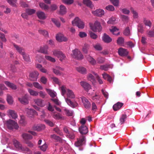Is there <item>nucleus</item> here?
<instances>
[{
    "instance_id": "nucleus-33",
    "label": "nucleus",
    "mask_w": 154,
    "mask_h": 154,
    "mask_svg": "<svg viewBox=\"0 0 154 154\" xmlns=\"http://www.w3.org/2000/svg\"><path fill=\"white\" fill-rule=\"evenodd\" d=\"M127 118V116L125 113L122 114L120 118L119 121L121 125L124 123Z\"/></svg>"
},
{
    "instance_id": "nucleus-9",
    "label": "nucleus",
    "mask_w": 154,
    "mask_h": 154,
    "mask_svg": "<svg viewBox=\"0 0 154 154\" xmlns=\"http://www.w3.org/2000/svg\"><path fill=\"white\" fill-rule=\"evenodd\" d=\"M82 102L86 109H89L91 106V103L85 97H81Z\"/></svg>"
},
{
    "instance_id": "nucleus-1",
    "label": "nucleus",
    "mask_w": 154,
    "mask_h": 154,
    "mask_svg": "<svg viewBox=\"0 0 154 154\" xmlns=\"http://www.w3.org/2000/svg\"><path fill=\"white\" fill-rule=\"evenodd\" d=\"M61 94L64 97L66 102L71 107L74 108L77 106L78 104L76 102H72L70 99H74L75 95L73 92L71 90L67 88L66 87L63 85L60 88Z\"/></svg>"
},
{
    "instance_id": "nucleus-8",
    "label": "nucleus",
    "mask_w": 154,
    "mask_h": 154,
    "mask_svg": "<svg viewBox=\"0 0 154 154\" xmlns=\"http://www.w3.org/2000/svg\"><path fill=\"white\" fill-rule=\"evenodd\" d=\"M85 137L84 136L80 137L77 139V141L75 143L76 146L79 147L82 146L85 144Z\"/></svg>"
},
{
    "instance_id": "nucleus-2",
    "label": "nucleus",
    "mask_w": 154,
    "mask_h": 154,
    "mask_svg": "<svg viewBox=\"0 0 154 154\" xmlns=\"http://www.w3.org/2000/svg\"><path fill=\"white\" fill-rule=\"evenodd\" d=\"M4 122L9 129L12 130L13 129H18L19 128L17 123L11 119L6 121Z\"/></svg>"
},
{
    "instance_id": "nucleus-19",
    "label": "nucleus",
    "mask_w": 154,
    "mask_h": 154,
    "mask_svg": "<svg viewBox=\"0 0 154 154\" xmlns=\"http://www.w3.org/2000/svg\"><path fill=\"white\" fill-rule=\"evenodd\" d=\"M79 132L82 134H86L88 132L87 127L85 125H82L79 128Z\"/></svg>"
},
{
    "instance_id": "nucleus-30",
    "label": "nucleus",
    "mask_w": 154,
    "mask_h": 154,
    "mask_svg": "<svg viewBox=\"0 0 154 154\" xmlns=\"http://www.w3.org/2000/svg\"><path fill=\"white\" fill-rule=\"evenodd\" d=\"M53 55L57 57L60 56H62L63 58L65 57L64 54L61 51L57 50H54L53 51Z\"/></svg>"
},
{
    "instance_id": "nucleus-41",
    "label": "nucleus",
    "mask_w": 154,
    "mask_h": 154,
    "mask_svg": "<svg viewBox=\"0 0 154 154\" xmlns=\"http://www.w3.org/2000/svg\"><path fill=\"white\" fill-rule=\"evenodd\" d=\"M38 32L40 34L42 35L45 37L49 36L48 32L45 30L39 29L38 30Z\"/></svg>"
},
{
    "instance_id": "nucleus-45",
    "label": "nucleus",
    "mask_w": 154,
    "mask_h": 154,
    "mask_svg": "<svg viewBox=\"0 0 154 154\" xmlns=\"http://www.w3.org/2000/svg\"><path fill=\"white\" fill-rule=\"evenodd\" d=\"M39 5L40 7L42 9L47 10L49 8L48 6L43 3H40Z\"/></svg>"
},
{
    "instance_id": "nucleus-58",
    "label": "nucleus",
    "mask_w": 154,
    "mask_h": 154,
    "mask_svg": "<svg viewBox=\"0 0 154 154\" xmlns=\"http://www.w3.org/2000/svg\"><path fill=\"white\" fill-rule=\"evenodd\" d=\"M88 79L91 81L92 82H94L95 81V78L91 74L88 75L87 77Z\"/></svg>"
},
{
    "instance_id": "nucleus-11",
    "label": "nucleus",
    "mask_w": 154,
    "mask_h": 154,
    "mask_svg": "<svg viewBox=\"0 0 154 154\" xmlns=\"http://www.w3.org/2000/svg\"><path fill=\"white\" fill-rule=\"evenodd\" d=\"M92 13L94 15L99 17H101L104 14V11L102 9H99L95 11H92Z\"/></svg>"
},
{
    "instance_id": "nucleus-63",
    "label": "nucleus",
    "mask_w": 154,
    "mask_h": 154,
    "mask_svg": "<svg viewBox=\"0 0 154 154\" xmlns=\"http://www.w3.org/2000/svg\"><path fill=\"white\" fill-rule=\"evenodd\" d=\"M40 81L43 84H45L47 81V79L45 77L42 76L40 79Z\"/></svg>"
},
{
    "instance_id": "nucleus-39",
    "label": "nucleus",
    "mask_w": 154,
    "mask_h": 154,
    "mask_svg": "<svg viewBox=\"0 0 154 154\" xmlns=\"http://www.w3.org/2000/svg\"><path fill=\"white\" fill-rule=\"evenodd\" d=\"M53 117L55 119H64V117L59 113H57L56 114L54 113L53 115Z\"/></svg>"
},
{
    "instance_id": "nucleus-7",
    "label": "nucleus",
    "mask_w": 154,
    "mask_h": 154,
    "mask_svg": "<svg viewBox=\"0 0 154 154\" xmlns=\"http://www.w3.org/2000/svg\"><path fill=\"white\" fill-rule=\"evenodd\" d=\"M72 52L73 57L76 59L80 60L83 59V56L79 50L76 49L73 50Z\"/></svg>"
},
{
    "instance_id": "nucleus-50",
    "label": "nucleus",
    "mask_w": 154,
    "mask_h": 154,
    "mask_svg": "<svg viewBox=\"0 0 154 154\" xmlns=\"http://www.w3.org/2000/svg\"><path fill=\"white\" fill-rule=\"evenodd\" d=\"M124 42V39L122 37H119L118 38L117 41V43L118 44L121 45L123 44Z\"/></svg>"
},
{
    "instance_id": "nucleus-44",
    "label": "nucleus",
    "mask_w": 154,
    "mask_h": 154,
    "mask_svg": "<svg viewBox=\"0 0 154 154\" xmlns=\"http://www.w3.org/2000/svg\"><path fill=\"white\" fill-rule=\"evenodd\" d=\"M26 11L27 14L29 15H32L35 13L36 11L34 9H26Z\"/></svg>"
},
{
    "instance_id": "nucleus-52",
    "label": "nucleus",
    "mask_w": 154,
    "mask_h": 154,
    "mask_svg": "<svg viewBox=\"0 0 154 154\" xmlns=\"http://www.w3.org/2000/svg\"><path fill=\"white\" fill-rule=\"evenodd\" d=\"M97 63H102L104 62L105 58L103 57H100L97 58Z\"/></svg>"
},
{
    "instance_id": "nucleus-16",
    "label": "nucleus",
    "mask_w": 154,
    "mask_h": 154,
    "mask_svg": "<svg viewBox=\"0 0 154 154\" xmlns=\"http://www.w3.org/2000/svg\"><path fill=\"white\" fill-rule=\"evenodd\" d=\"M34 101L38 106L43 107L45 105L44 101L41 99L37 98L34 100Z\"/></svg>"
},
{
    "instance_id": "nucleus-27",
    "label": "nucleus",
    "mask_w": 154,
    "mask_h": 154,
    "mask_svg": "<svg viewBox=\"0 0 154 154\" xmlns=\"http://www.w3.org/2000/svg\"><path fill=\"white\" fill-rule=\"evenodd\" d=\"M66 12V8L65 6L61 5L60 6L59 13L61 15L65 14Z\"/></svg>"
},
{
    "instance_id": "nucleus-22",
    "label": "nucleus",
    "mask_w": 154,
    "mask_h": 154,
    "mask_svg": "<svg viewBox=\"0 0 154 154\" xmlns=\"http://www.w3.org/2000/svg\"><path fill=\"white\" fill-rule=\"evenodd\" d=\"M103 41L105 43H109L112 41V38L107 35L104 33L102 37Z\"/></svg>"
},
{
    "instance_id": "nucleus-59",
    "label": "nucleus",
    "mask_w": 154,
    "mask_h": 154,
    "mask_svg": "<svg viewBox=\"0 0 154 154\" xmlns=\"http://www.w3.org/2000/svg\"><path fill=\"white\" fill-rule=\"evenodd\" d=\"M88 45L87 44H85L82 49L83 51L85 53L87 54L88 53Z\"/></svg>"
},
{
    "instance_id": "nucleus-36",
    "label": "nucleus",
    "mask_w": 154,
    "mask_h": 154,
    "mask_svg": "<svg viewBox=\"0 0 154 154\" xmlns=\"http://www.w3.org/2000/svg\"><path fill=\"white\" fill-rule=\"evenodd\" d=\"M27 113L29 117H32L36 113L35 111L32 109H28Z\"/></svg>"
},
{
    "instance_id": "nucleus-6",
    "label": "nucleus",
    "mask_w": 154,
    "mask_h": 154,
    "mask_svg": "<svg viewBox=\"0 0 154 154\" xmlns=\"http://www.w3.org/2000/svg\"><path fill=\"white\" fill-rule=\"evenodd\" d=\"M80 84L84 88V89L87 92H88L89 94L91 96L94 94V90H91L92 91L91 92L90 91H89V90L91 89V88L90 85L89 84L86 82H80Z\"/></svg>"
},
{
    "instance_id": "nucleus-60",
    "label": "nucleus",
    "mask_w": 154,
    "mask_h": 154,
    "mask_svg": "<svg viewBox=\"0 0 154 154\" xmlns=\"http://www.w3.org/2000/svg\"><path fill=\"white\" fill-rule=\"evenodd\" d=\"M51 20L52 21L57 27H59L60 26V23L59 21H57L56 19L54 18H52Z\"/></svg>"
},
{
    "instance_id": "nucleus-42",
    "label": "nucleus",
    "mask_w": 154,
    "mask_h": 154,
    "mask_svg": "<svg viewBox=\"0 0 154 154\" xmlns=\"http://www.w3.org/2000/svg\"><path fill=\"white\" fill-rule=\"evenodd\" d=\"M33 86L39 90H42L43 88L42 86L37 82H33Z\"/></svg>"
},
{
    "instance_id": "nucleus-38",
    "label": "nucleus",
    "mask_w": 154,
    "mask_h": 154,
    "mask_svg": "<svg viewBox=\"0 0 154 154\" xmlns=\"http://www.w3.org/2000/svg\"><path fill=\"white\" fill-rule=\"evenodd\" d=\"M51 138L57 141L62 142L63 141L62 140L60 137L54 134L51 135Z\"/></svg>"
},
{
    "instance_id": "nucleus-43",
    "label": "nucleus",
    "mask_w": 154,
    "mask_h": 154,
    "mask_svg": "<svg viewBox=\"0 0 154 154\" xmlns=\"http://www.w3.org/2000/svg\"><path fill=\"white\" fill-rule=\"evenodd\" d=\"M17 0H7V2L12 6L17 7L16 4Z\"/></svg>"
},
{
    "instance_id": "nucleus-37",
    "label": "nucleus",
    "mask_w": 154,
    "mask_h": 154,
    "mask_svg": "<svg viewBox=\"0 0 154 154\" xmlns=\"http://www.w3.org/2000/svg\"><path fill=\"white\" fill-rule=\"evenodd\" d=\"M28 91L30 94L32 96H36L38 95V92L34 91L32 89L30 88L28 89Z\"/></svg>"
},
{
    "instance_id": "nucleus-3",
    "label": "nucleus",
    "mask_w": 154,
    "mask_h": 154,
    "mask_svg": "<svg viewBox=\"0 0 154 154\" xmlns=\"http://www.w3.org/2000/svg\"><path fill=\"white\" fill-rule=\"evenodd\" d=\"M13 143L15 147L18 150H21L23 151H29V149L26 147H23L22 145L18 141L14 140Z\"/></svg>"
},
{
    "instance_id": "nucleus-12",
    "label": "nucleus",
    "mask_w": 154,
    "mask_h": 154,
    "mask_svg": "<svg viewBox=\"0 0 154 154\" xmlns=\"http://www.w3.org/2000/svg\"><path fill=\"white\" fill-rule=\"evenodd\" d=\"M7 112L8 115L10 118H11L14 119H15L17 118V113L14 110L9 109L7 111Z\"/></svg>"
},
{
    "instance_id": "nucleus-56",
    "label": "nucleus",
    "mask_w": 154,
    "mask_h": 154,
    "mask_svg": "<svg viewBox=\"0 0 154 154\" xmlns=\"http://www.w3.org/2000/svg\"><path fill=\"white\" fill-rule=\"evenodd\" d=\"M116 19L115 17H111L107 21V23L109 24H114L116 23Z\"/></svg>"
},
{
    "instance_id": "nucleus-28",
    "label": "nucleus",
    "mask_w": 154,
    "mask_h": 154,
    "mask_svg": "<svg viewBox=\"0 0 154 154\" xmlns=\"http://www.w3.org/2000/svg\"><path fill=\"white\" fill-rule=\"evenodd\" d=\"M76 69L77 71L82 74H85L86 73V69L83 67H77L76 68Z\"/></svg>"
},
{
    "instance_id": "nucleus-29",
    "label": "nucleus",
    "mask_w": 154,
    "mask_h": 154,
    "mask_svg": "<svg viewBox=\"0 0 154 154\" xmlns=\"http://www.w3.org/2000/svg\"><path fill=\"white\" fill-rule=\"evenodd\" d=\"M45 128V126L44 125H37L36 126H34L33 128V129L35 130L40 131L43 130Z\"/></svg>"
},
{
    "instance_id": "nucleus-14",
    "label": "nucleus",
    "mask_w": 154,
    "mask_h": 154,
    "mask_svg": "<svg viewBox=\"0 0 154 154\" xmlns=\"http://www.w3.org/2000/svg\"><path fill=\"white\" fill-rule=\"evenodd\" d=\"M39 74L38 72L36 71H34L30 73L29 74L30 80L32 81H36Z\"/></svg>"
},
{
    "instance_id": "nucleus-32",
    "label": "nucleus",
    "mask_w": 154,
    "mask_h": 154,
    "mask_svg": "<svg viewBox=\"0 0 154 154\" xmlns=\"http://www.w3.org/2000/svg\"><path fill=\"white\" fill-rule=\"evenodd\" d=\"M46 91L48 94L52 97H54L56 96L57 94L56 92L49 89H46Z\"/></svg>"
},
{
    "instance_id": "nucleus-13",
    "label": "nucleus",
    "mask_w": 154,
    "mask_h": 154,
    "mask_svg": "<svg viewBox=\"0 0 154 154\" xmlns=\"http://www.w3.org/2000/svg\"><path fill=\"white\" fill-rule=\"evenodd\" d=\"M63 68L60 67H56L53 69V72L56 75H63L62 71L63 70Z\"/></svg>"
},
{
    "instance_id": "nucleus-25",
    "label": "nucleus",
    "mask_w": 154,
    "mask_h": 154,
    "mask_svg": "<svg viewBox=\"0 0 154 154\" xmlns=\"http://www.w3.org/2000/svg\"><path fill=\"white\" fill-rule=\"evenodd\" d=\"M22 136L25 142L28 141V140L31 139L32 138V137L31 135L26 133L23 134Z\"/></svg>"
},
{
    "instance_id": "nucleus-55",
    "label": "nucleus",
    "mask_w": 154,
    "mask_h": 154,
    "mask_svg": "<svg viewBox=\"0 0 154 154\" xmlns=\"http://www.w3.org/2000/svg\"><path fill=\"white\" fill-rule=\"evenodd\" d=\"M121 18L123 21L128 22L129 20V17L125 15H122L121 16Z\"/></svg>"
},
{
    "instance_id": "nucleus-5",
    "label": "nucleus",
    "mask_w": 154,
    "mask_h": 154,
    "mask_svg": "<svg viewBox=\"0 0 154 154\" xmlns=\"http://www.w3.org/2000/svg\"><path fill=\"white\" fill-rule=\"evenodd\" d=\"M91 29L94 32H100L102 30V27L100 23L97 21H96L93 25H90Z\"/></svg>"
},
{
    "instance_id": "nucleus-10",
    "label": "nucleus",
    "mask_w": 154,
    "mask_h": 154,
    "mask_svg": "<svg viewBox=\"0 0 154 154\" xmlns=\"http://www.w3.org/2000/svg\"><path fill=\"white\" fill-rule=\"evenodd\" d=\"M56 40L59 42H66L68 39L66 37L61 33H58L56 35Z\"/></svg>"
},
{
    "instance_id": "nucleus-47",
    "label": "nucleus",
    "mask_w": 154,
    "mask_h": 154,
    "mask_svg": "<svg viewBox=\"0 0 154 154\" xmlns=\"http://www.w3.org/2000/svg\"><path fill=\"white\" fill-rule=\"evenodd\" d=\"M66 115L68 116H72L73 115V112L72 111L65 108L64 109Z\"/></svg>"
},
{
    "instance_id": "nucleus-21",
    "label": "nucleus",
    "mask_w": 154,
    "mask_h": 154,
    "mask_svg": "<svg viewBox=\"0 0 154 154\" xmlns=\"http://www.w3.org/2000/svg\"><path fill=\"white\" fill-rule=\"evenodd\" d=\"M118 53L121 56H125L128 54V52L126 49L120 48L118 50Z\"/></svg>"
},
{
    "instance_id": "nucleus-57",
    "label": "nucleus",
    "mask_w": 154,
    "mask_h": 154,
    "mask_svg": "<svg viewBox=\"0 0 154 154\" xmlns=\"http://www.w3.org/2000/svg\"><path fill=\"white\" fill-rule=\"evenodd\" d=\"M89 34L91 38L92 39H95L97 37V35L91 31H90L89 32Z\"/></svg>"
},
{
    "instance_id": "nucleus-61",
    "label": "nucleus",
    "mask_w": 154,
    "mask_h": 154,
    "mask_svg": "<svg viewBox=\"0 0 154 154\" xmlns=\"http://www.w3.org/2000/svg\"><path fill=\"white\" fill-rule=\"evenodd\" d=\"M109 68V66L107 65H101L100 66V69L105 71H107Z\"/></svg>"
},
{
    "instance_id": "nucleus-35",
    "label": "nucleus",
    "mask_w": 154,
    "mask_h": 154,
    "mask_svg": "<svg viewBox=\"0 0 154 154\" xmlns=\"http://www.w3.org/2000/svg\"><path fill=\"white\" fill-rule=\"evenodd\" d=\"M102 75L103 78L104 79L107 80L110 82H112V78L106 73H103L102 74Z\"/></svg>"
},
{
    "instance_id": "nucleus-49",
    "label": "nucleus",
    "mask_w": 154,
    "mask_h": 154,
    "mask_svg": "<svg viewBox=\"0 0 154 154\" xmlns=\"http://www.w3.org/2000/svg\"><path fill=\"white\" fill-rule=\"evenodd\" d=\"M23 59L26 61L29 62L30 61V58L28 54H26L25 53L22 55Z\"/></svg>"
},
{
    "instance_id": "nucleus-18",
    "label": "nucleus",
    "mask_w": 154,
    "mask_h": 154,
    "mask_svg": "<svg viewBox=\"0 0 154 154\" xmlns=\"http://www.w3.org/2000/svg\"><path fill=\"white\" fill-rule=\"evenodd\" d=\"M13 46L17 51L20 54L22 55L25 53L24 49L15 44H13Z\"/></svg>"
},
{
    "instance_id": "nucleus-31",
    "label": "nucleus",
    "mask_w": 154,
    "mask_h": 154,
    "mask_svg": "<svg viewBox=\"0 0 154 154\" xmlns=\"http://www.w3.org/2000/svg\"><path fill=\"white\" fill-rule=\"evenodd\" d=\"M110 30L114 35H119L120 33L118 31L119 29L116 27H112V28L110 29Z\"/></svg>"
},
{
    "instance_id": "nucleus-64",
    "label": "nucleus",
    "mask_w": 154,
    "mask_h": 154,
    "mask_svg": "<svg viewBox=\"0 0 154 154\" xmlns=\"http://www.w3.org/2000/svg\"><path fill=\"white\" fill-rule=\"evenodd\" d=\"M106 9L107 10L111 11H113L115 10L114 7L111 5H109L107 6L106 7Z\"/></svg>"
},
{
    "instance_id": "nucleus-4",
    "label": "nucleus",
    "mask_w": 154,
    "mask_h": 154,
    "mask_svg": "<svg viewBox=\"0 0 154 154\" xmlns=\"http://www.w3.org/2000/svg\"><path fill=\"white\" fill-rule=\"evenodd\" d=\"M72 24L73 26H76L79 28L83 29L85 26L84 23L78 17L75 18L72 21Z\"/></svg>"
},
{
    "instance_id": "nucleus-23",
    "label": "nucleus",
    "mask_w": 154,
    "mask_h": 154,
    "mask_svg": "<svg viewBox=\"0 0 154 154\" xmlns=\"http://www.w3.org/2000/svg\"><path fill=\"white\" fill-rule=\"evenodd\" d=\"M4 83L7 86L11 88L13 90H16L17 88V86L12 83L6 81H5Z\"/></svg>"
},
{
    "instance_id": "nucleus-51",
    "label": "nucleus",
    "mask_w": 154,
    "mask_h": 154,
    "mask_svg": "<svg viewBox=\"0 0 154 154\" xmlns=\"http://www.w3.org/2000/svg\"><path fill=\"white\" fill-rule=\"evenodd\" d=\"M45 58L47 60L52 62H55L56 61L55 59L50 56H45Z\"/></svg>"
},
{
    "instance_id": "nucleus-48",
    "label": "nucleus",
    "mask_w": 154,
    "mask_h": 154,
    "mask_svg": "<svg viewBox=\"0 0 154 154\" xmlns=\"http://www.w3.org/2000/svg\"><path fill=\"white\" fill-rule=\"evenodd\" d=\"M124 34L126 36H129L131 35L129 27H127L123 32Z\"/></svg>"
},
{
    "instance_id": "nucleus-34",
    "label": "nucleus",
    "mask_w": 154,
    "mask_h": 154,
    "mask_svg": "<svg viewBox=\"0 0 154 154\" xmlns=\"http://www.w3.org/2000/svg\"><path fill=\"white\" fill-rule=\"evenodd\" d=\"M83 2L84 4L91 8L94 7L92 2L90 0H83Z\"/></svg>"
},
{
    "instance_id": "nucleus-26",
    "label": "nucleus",
    "mask_w": 154,
    "mask_h": 154,
    "mask_svg": "<svg viewBox=\"0 0 154 154\" xmlns=\"http://www.w3.org/2000/svg\"><path fill=\"white\" fill-rule=\"evenodd\" d=\"M123 105V103L118 102L113 106V109L114 110L117 111L120 109Z\"/></svg>"
},
{
    "instance_id": "nucleus-40",
    "label": "nucleus",
    "mask_w": 154,
    "mask_h": 154,
    "mask_svg": "<svg viewBox=\"0 0 154 154\" xmlns=\"http://www.w3.org/2000/svg\"><path fill=\"white\" fill-rule=\"evenodd\" d=\"M7 101L9 104H12L13 102L12 97L10 95L8 94L7 95Z\"/></svg>"
},
{
    "instance_id": "nucleus-17",
    "label": "nucleus",
    "mask_w": 154,
    "mask_h": 154,
    "mask_svg": "<svg viewBox=\"0 0 154 154\" xmlns=\"http://www.w3.org/2000/svg\"><path fill=\"white\" fill-rule=\"evenodd\" d=\"M48 47L47 45H45L43 47H40L38 51V52L43 53L45 54H48Z\"/></svg>"
},
{
    "instance_id": "nucleus-62",
    "label": "nucleus",
    "mask_w": 154,
    "mask_h": 154,
    "mask_svg": "<svg viewBox=\"0 0 154 154\" xmlns=\"http://www.w3.org/2000/svg\"><path fill=\"white\" fill-rule=\"evenodd\" d=\"M93 73L95 75V76H96V78H97L98 81L99 83H100V84H103V82L102 80L100 78V77L98 75L97 73H95L94 72H93Z\"/></svg>"
},
{
    "instance_id": "nucleus-46",
    "label": "nucleus",
    "mask_w": 154,
    "mask_h": 154,
    "mask_svg": "<svg viewBox=\"0 0 154 154\" xmlns=\"http://www.w3.org/2000/svg\"><path fill=\"white\" fill-rule=\"evenodd\" d=\"M143 23L145 25L148 26L150 27L151 26V23L150 21L148 19H146V18H143Z\"/></svg>"
},
{
    "instance_id": "nucleus-15",
    "label": "nucleus",
    "mask_w": 154,
    "mask_h": 154,
    "mask_svg": "<svg viewBox=\"0 0 154 154\" xmlns=\"http://www.w3.org/2000/svg\"><path fill=\"white\" fill-rule=\"evenodd\" d=\"M18 100L21 103L23 104H27L29 103L28 97L26 95L19 98Z\"/></svg>"
},
{
    "instance_id": "nucleus-54",
    "label": "nucleus",
    "mask_w": 154,
    "mask_h": 154,
    "mask_svg": "<svg viewBox=\"0 0 154 154\" xmlns=\"http://www.w3.org/2000/svg\"><path fill=\"white\" fill-rule=\"evenodd\" d=\"M0 38L3 42H5L7 41L5 35L2 33H0Z\"/></svg>"
},
{
    "instance_id": "nucleus-20",
    "label": "nucleus",
    "mask_w": 154,
    "mask_h": 154,
    "mask_svg": "<svg viewBox=\"0 0 154 154\" xmlns=\"http://www.w3.org/2000/svg\"><path fill=\"white\" fill-rule=\"evenodd\" d=\"M86 57L88 61L92 65H94L96 64V61L91 56L88 55L86 56Z\"/></svg>"
},
{
    "instance_id": "nucleus-53",
    "label": "nucleus",
    "mask_w": 154,
    "mask_h": 154,
    "mask_svg": "<svg viewBox=\"0 0 154 154\" xmlns=\"http://www.w3.org/2000/svg\"><path fill=\"white\" fill-rule=\"evenodd\" d=\"M94 47L97 51H101L102 49V47L100 44H97L94 45Z\"/></svg>"
},
{
    "instance_id": "nucleus-24",
    "label": "nucleus",
    "mask_w": 154,
    "mask_h": 154,
    "mask_svg": "<svg viewBox=\"0 0 154 154\" xmlns=\"http://www.w3.org/2000/svg\"><path fill=\"white\" fill-rule=\"evenodd\" d=\"M37 15L38 17L41 20H44L46 17L45 13L44 12L41 11L37 12Z\"/></svg>"
}]
</instances>
